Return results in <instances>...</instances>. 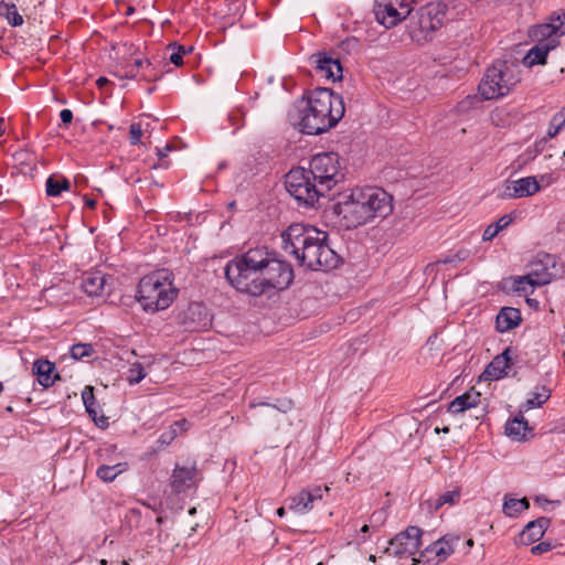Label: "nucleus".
Masks as SVG:
<instances>
[{"mask_svg":"<svg viewBox=\"0 0 565 565\" xmlns=\"http://www.w3.org/2000/svg\"><path fill=\"white\" fill-rule=\"evenodd\" d=\"M225 277L235 290L260 297L288 288L295 275L291 266L274 250L258 246L231 259L225 266Z\"/></svg>","mask_w":565,"mask_h":565,"instance_id":"f257e3e1","label":"nucleus"},{"mask_svg":"<svg viewBox=\"0 0 565 565\" xmlns=\"http://www.w3.org/2000/svg\"><path fill=\"white\" fill-rule=\"evenodd\" d=\"M284 250L311 270H331L339 265V256L327 244V233L310 225L294 223L282 232Z\"/></svg>","mask_w":565,"mask_h":565,"instance_id":"f03ea898","label":"nucleus"},{"mask_svg":"<svg viewBox=\"0 0 565 565\" xmlns=\"http://www.w3.org/2000/svg\"><path fill=\"white\" fill-rule=\"evenodd\" d=\"M393 212V198L381 188H356L334 204V213L347 228L385 218Z\"/></svg>","mask_w":565,"mask_h":565,"instance_id":"7ed1b4c3","label":"nucleus"},{"mask_svg":"<svg viewBox=\"0 0 565 565\" xmlns=\"http://www.w3.org/2000/svg\"><path fill=\"white\" fill-rule=\"evenodd\" d=\"M343 98L329 88H316L300 102L294 124L305 135L318 136L338 124L344 116Z\"/></svg>","mask_w":565,"mask_h":565,"instance_id":"20e7f679","label":"nucleus"},{"mask_svg":"<svg viewBox=\"0 0 565 565\" xmlns=\"http://www.w3.org/2000/svg\"><path fill=\"white\" fill-rule=\"evenodd\" d=\"M178 297V288L172 285L169 270H158L140 279L137 287V301L145 311L157 312L169 308Z\"/></svg>","mask_w":565,"mask_h":565,"instance_id":"39448f33","label":"nucleus"},{"mask_svg":"<svg viewBox=\"0 0 565 565\" xmlns=\"http://www.w3.org/2000/svg\"><path fill=\"white\" fill-rule=\"evenodd\" d=\"M521 82L520 70L512 62L497 60L491 64L478 85V93L483 100L499 99L509 95Z\"/></svg>","mask_w":565,"mask_h":565,"instance_id":"423d86ee","label":"nucleus"},{"mask_svg":"<svg viewBox=\"0 0 565 565\" xmlns=\"http://www.w3.org/2000/svg\"><path fill=\"white\" fill-rule=\"evenodd\" d=\"M445 2H427L419 7L415 17L411 18L408 35L412 42L422 46L431 42L435 32L440 29L445 18Z\"/></svg>","mask_w":565,"mask_h":565,"instance_id":"0eeeda50","label":"nucleus"},{"mask_svg":"<svg viewBox=\"0 0 565 565\" xmlns=\"http://www.w3.org/2000/svg\"><path fill=\"white\" fill-rule=\"evenodd\" d=\"M285 185L288 193L305 206H313L328 192L320 189V182L312 180V175L305 168L290 169L286 174Z\"/></svg>","mask_w":565,"mask_h":565,"instance_id":"6e6552de","label":"nucleus"},{"mask_svg":"<svg viewBox=\"0 0 565 565\" xmlns=\"http://www.w3.org/2000/svg\"><path fill=\"white\" fill-rule=\"evenodd\" d=\"M307 171L312 175V180L320 182L321 190L330 191L344 179L340 157L334 152L313 156Z\"/></svg>","mask_w":565,"mask_h":565,"instance_id":"1a4fd4ad","label":"nucleus"},{"mask_svg":"<svg viewBox=\"0 0 565 565\" xmlns=\"http://www.w3.org/2000/svg\"><path fill=\"white\" fill-rule=\"evenodd\" d=\"M420 536L422 530L418 526L409 525L390 541L384 553L399 558L414 556L420 546Z\"/></svg>","mask_w":565,"mask_h":565,"instance_id":"9d476101","label":"nucleus"},{"mask_svg":"<svg viewBox=\"0 0 565 565\" xmlns=\"http://www.w3.org/2000/svg\"><path fill=\"white\" fill-rule=\"evenodd\" d=\"M411 11L409 2H377L373 9L375 20L386 30L401 23Z\"/></svg>","mask_w":565,"mask_h":565,"instance_id":"9b49d317","label":"nucleus"},{"mask_svg":"<svg viewBox=\"0 0 565 565\" xmlns=\"http://www.w3.org/2000/svg\"><path fill=\"white\" fill-rule=\"evenodd\" d=\"M201 480V471L196 469L194 461L184 465L177 463L171 472L170 488L172 491L181 493L196 487Z\"/></svg>","mask_w":565,"mask_h":565,"instance_id":"f8f14e48","label":"nucleus"},{"mask_svg":"<svg viewBox=\"0 0 565 565\" xmlns=\"http://www.w3.org/2000/svg\"><path fill=\"white\" fill-rule=\"evenodd\" d=\"M458 539H455L457 541ZM454 540L441 537L422 551L419 557H414V565H439L454 554Z\"/></svg>","mask_w":565,"mask_h":565,"instance_id":"ddd939ff","label":"nucleus"},{"mask_svg":"<svg viewBox=\"0 0 565 565\" xmlns=\"http://www.w3.org/2000/svg\"><path fill=\"white\" fill-rule=\"evenodd\" d=\"M330 488L324 486H315L302 489L296 495L289 498L288 509L295 513H309L313 508V502L321 501L323 492H329Z\"/></svg>","mask_w":565,"mask_h":565,"instance_id":"4468645a","label":"nucleus"},{"mask_svg":"<svg viewBox=\"0 0 565 565\" xmlns=\"http://www.w3.org/2000/svg\"><path fill=\"white\" fill-rule=\"evenodd\" d=\"M541 190L539 180L535 177H525L512 180L505 185L504 196L509 199H522L532 196Z\"/></svg>","mask_w":565,"mask_h":565,"instance_id":"2eb2a0df","label":"nucleus"},{"mask_svg":"<svg viewBox=\"0 0 565 565\" xmlns=\"http://www.w3.org/2000/svg\"><path fill=\"white\" fill-rule=\"evenodd\" d=\"M315 72L322 78L331 79L332 82L340 81L343 77V68L339 60H333L323 54L315 56Z\"/></svg>","mask_w":565,"mask_h":565,"instance_id":"dca6fc26","label":"nucleus"},{"mask_svg":"<svg viewBox=\"0 0 565 565\" xmlns=\"http://www.w3.org/2000/svg\"><path fill=\"white\" fill-rule=\"evenodd\" d=\"M559 40H547V42H537L526 53L524 64L532 67L537 64H545L548 52L556 49Z\"/></svg>","mask_w":565,"mask_h":565,"instance_id":"f3484780","label":"nucleus"},{"mask_svg":"<svg viewBox=\"0 0 565 565\" xmlns=\"http://www.w3.org/2000/svg\"><path fill=\"white\" fill-rule=\"evenodd\" d=\"M551 524V520L545 516H540L536 520L529 522L522 533H521V542L524 545H532L535 542L540 541Z\"/></svg>","mask_w":565,"mask_h":565,"instance_id":"a211bd4d","label":"nucleus"},{"mask_svg":"<svg viewBox=\"0 0 565 565\" xmlns=\"http://www.w3.org/2000/svg\"><path fill=\"white\" fill-rule=\"evenodd\" d=\"M480 393L470 388L463 395L456 396L448 406V412L452 415L462 414L465 411L477 407L480 404Z\"/></svg>","mask_w":565,"mask_h":565,"instance_id":"6ab92c4d","label":"nucleus"},{"mask_svg":"<svg viewBox=\"0 0 565 565\" xmlns=\"http://www.w3.org/2000/svg\"><path fill=\"white\" fill-rule=\"evenodd\" d=\"M522 322L520 309L502 307L497 317V330L500 332L513 330Z\"/></svg>","mask_w":565,"mask_h":565,"instance_id":"aec40b11","label":"nucleus"},{"mask_svg":"<svg viewBox=\"0 0 565 565\" xmlns=\"http://www.w3.org/2000/svg\"><path fill=\"white\" fill-rule=\"evenodd\" d=\"M511 367V358L509 350L493 358L491 363L488 364L484 374L487 379L499 380L505 374L507 370Z\"/></svg>","mask_w":565,"mask_h":565,"instance_id":"412c9836","label":"nucleus"},{"mask_svg":"<svg viewBox=\"0 0 565 565\" xmlns=\"http://www.w3.org/2000/svg\"><path fill=\"white\" fill-rule=\"evenodd\" d=\"M54 364L47 360H38L34 362L33 372L38 377L40 385L49 387L58 379V374H54Z\"/></svg>","mask_w":565,"mask_h":565,"instance_id":"4be33fe9","label":"nucleus"},{"mask_svg":"<svg viewBox=\"0 0 565 565\" xmlns=\"http://www.w3.org/2000/svg\"><path fill=\"white\" fill-rule=\"evenodd\" d=\"M561 24H557L554 19L551 18V22L536 25L532 30V36L537 42L558 41V36L562 35Z\"/></svg>","mask_w":565,"mask_h":565,"instance_id":"5701e85b","label":"nucleus"},{"mask_svg":"<svg viewBox=\"0 0 565 565\" xmlns=\"http://www.w3.org/2000/svg\"><path fill=\"white\" fill-rule=\"evenodd\" d=\"M106 278L103 274L87 273L82 278V288L84 292L89 297H97L102 294L105 288Z\"/></svg>","mask_w":565,"mask_h":565,"instance_id":"b1692460","label":"nucleus"},{"mask_svg":"<svg viewBox=\"0 0 565 565\" xmlns=\"http://www.w3.org/2000/svg\"><path fill=\"white\" fill-rule=\"evenodd\" d=\"M461 499V490L459 488H455L454 490H448L441 493L438 498L429 499L425 501L424 504L427 505L430 513L436 512L445 504L452 505L459 502Z\"/></svg>","mask_w":565,"mask_h":565,"instance_id":"393cba45","label":"nucleus"},{"mask_svg":"<svg viewBox=\"0 0 565 565\" xmlns=\"http://www.w3.org/2000/svg\"><path fill=\"white\" fill-rule=\"evenodd\" d=\"M551 280V276L548 274L537 275V274H529L526 276H520L515 279V289L519 291L526 292L527 288H534L547 285Z\"/></svg>","mask_w":565,"mask_h":565,"instance_id":"a878e982","label":"nucleus"},{"mask_svg":"<svg viewBox=\"0 0 565 565\" xmlns=\"http://www.w3.org/2000/svg\"><path fill=\"white\" fill-rule=\"evenodd\" d=\"M71 190V181L63 175L52 174L46 180V193L49 196H58L62 191Z\"/></svg>","mask_w":565,"mask_h":565,"instance_id":"bb28decb","label":"nucleus"},{"mask_svg":"<svg viewBox=\"0 0 565 565\" xmlns=\"http://www.w3.org/2000/svg\"><path fill=\"white\" fill-rule=\"evenodd\" d=\"M529 509V501L526 498L523 499H512L504 497L502 512L504 515L510 518H515L521 514V512Z\"/></svg>","mask_w":565,"mask_h":565,"instance_id":"cd10ccee","label":"nucleus"},{"mask_svg":"<svg viewBox=\"0 0 565 565\" xmlns=\"http://www.w3.org/2000/svg\"><path fill=\"white\" fill-rule=\"evenodd\" d=\"M127 470L126 462H118L111 466L102 465L98 467L96 475L98 479L105 482H113L117 476Z\"/></svg>","mask_w":565,"mask_h":565,"instance_id":"c85d7f7f","label":"nucleus"},{"mask_svg":"<svg viewBox=\"0 0 565 565\" xmlns=\"http://www.w3.org/2000/svg\"><path fill=\"white\" fill-rule=\"evenodd\" d=\"M527 429V423L523 416L514 417L512 420L505 425V434L509 437L514 439H522L525 437V431Z\"/></svg>","mask_w":565,"mask_h":565,"instance_id":"c756f323","label":"nucleus"},{"mask_svg":"<svg viewBox=\"0 0 565 565\" xmlns=\"http://www.w3.org/2000/svg\"><path fill=\"white\" fill-rule=\"evenodd\" d=\"M512 223L510 215L501 216L497 222H493L487 226L483 232V241L488 242L495 237L501 231L508 227Z\"/></svg>","mask_w":565,"mask_h":565,"instance_id":"7c9ffc66","label":"nucleus"},{"mask_svg":"<svg viewBox=\"0 0 565 565\" xmlns=\"http://www.w3.org/2000/svg\"><path fill=\"white\" fill-rule=\"evenodd\" d=\"M0 15H4L7 21H9L10 25L13 28L20 26L24 22L23 17L20 15L14 3L2 2Z\"/></svg>","mask_w":565,"mask_h":565,"instance_id":"2f4dec72","label":"nucleus"},{"mask_svg":"<svg viewBox=\"0 0 565 565\" xmlns=\"http://www.w3.org/2000/svg\"><path fill=\"white\" fill-rule=\"evenodd\" d=\"M82 397H83V403L85 405L86 412L88 413V415L93 416L95 422H97V419H96L97 409H96V398L94 395V387L89 386V385L85 386V388L82 393ZM96 424L98 425V423H96Z\"/></svg>","mask_w":565,"mask_h":565,"instance_id":"473e14b6","label":"nucleus"},{"mask_svg":"<svg viewBox=\"0 0 565 565\" xmlns=\"http://www.w3.org/2000/svg\"><path fill=\"white\" fill-rule=\"evenodd\" d=\"M550 390L545 386L536 387L532 397L526 401L527 408L539 407L550 398Z\"/></svg>","mask_w":565,"mask_h":565,"instance_id":"72a5a7b5","label":"nucleus"},{"mask_svg":"<svg viewBox=\"0 0 565 565\" xmlns=\"http://www.w3.org/2000/svg\"><path fill=\"white\" fill-rule=\"evenodd\" d=\"M169 50H172L169 61L175 66H181L183 64V56L192 52L193 47L185 49L182 45H178L177 43H172L169 45Z\"/></svg>","mask_w":565,"mask_h":565,"instance_id":"f704fd0d","label":"nucleus"},{"mask_svg":"<svg viewBox=\"0 0 565 565\" xmlns=\"http://www.w3.org/2000/svg\"><path fill=\"white\" fill-rule=\"evenodd\" d=\"M145 377H146V372L140 362L132 363L128 373H126V381L129 382L130 385L138 384Z\"/></svg>","mask_w":565,"mask_h":565,"instance_id":"c9c22d12","label":"nucleus"},{"mask_svg":"<svg viewBox=\"0 0 565 565\" xmlns=\"http://www.w3.org/2000/svg\"><path fill=\"white\" fill-rule=\"evenodd\" d=\"M184 424H185V420H179V422H175L174 424H172L169 427L168 431L160 435V437L158 438V443L161 446H169L171 444V441L174 438H177L179 430L181 429L182 425H184Z\"/></svg>","mask_w":565,"mask_h":565,"instance_id":"e433bc0d","label":"nucleus"},{"mask_svg":"<svg viewBox=\"0 0 565 565\" xmlns=\"http://www.w3.org/2000/svg\"><path fill=\"white\" fill-rule=\"evenodd\" d=\"M93 352L94 348L88 343H76L71 348V355L74 360H82Z\"/></svg>","mask_w":565,"mask_h":565,"instance_id":"4c0bfd02","label":"nucleus"},{"mask_svg":"<svg viewBox=\"0 0 565 565\" xmlns=\"http://www.w3.org/2000/svg\"><path fill=\"white\" fill-rule=\"evenodd\" d=\"M140 78L147 83L157 82L160 78V73L156 71L150 61L146 60L145 70L140 71Z\"/></svg>","mask_w":565,"mask_h":565,"instance_id":"58836bf2","label":"nucleus"},{"mask_svg":"<svg viewBox=\"0 0 565 565\" xmlns=\"http://www.w3.org/2000/svg\"><path fill=\"white\" fill-rule=\"evenodd\" d=\"M469 255H470L469 250L466 248H462L460 250H457V253L454 254L452 256L445 257L443 260H440V263L457 265L459 263L465 262L469 257Z\"/></svg>","mask_w":565,"mask_h":565,"instance_id":"ea45409f","label":"nucleus"},{"mask_svg":"<svg viewBox=\"0 0 565 565\" xmlns=\"http://www.w3.org/2000/svg\"><path fill=\"white\" fill-rule=\"evenodd\" d=\"M551 128H555V131H550L548 132V136L550 137H555L558 135L561 128L564 127L565 125V116H564V113H557L554 115V117H552L551 119Z\"/></svg>","mask_w":565,"mask_h":565,"instance_id":"a19ab883","label":"nucleus"},{"mask_svg":"<svg viewBox=\"0 0 565 565\" xmlns=\"http://www.w3.org/2000/svg\"><path fill=\"white\" fill-rule=\"evenodd\" d=\"M142 136V127L140 124H132L129 129V141L130 145L135 146L140 143Z\"/></svg>","mask_w":565,"mask_h":565,"instance_id":"79ce46f5","label":"nucleus"},{"mask_svg":"<svg viewBox=\"0 0 565 565\" xmlns=\"http://www.w3.org/2000/svg\"><path fill=\"white\" fill-rule=\"evenodd\" d=\"M259 405H264V406H267V407H271L274 409H277L279 412H282V413H287L291 409L292 407V402L290 399H286L279 404H267V403H262Z\"/></svg>","mask_w":565,"mask_h":565,"instance_id":"37998d69","label":"nucleus"},{"mask_svg":"<svg viewBox=\"0 0 565 565\" xmlns=\"http://www.w3.org/2000/svg\"><path fill=\"white\" fill-rule=\"evenodd\" d=\"M552 550V545L548 542H541L532 547L530 552H532L533 555H542L544 553H547Z\"/></svg>","mask_w":565,"mask_h":565,"instance_id":"c03bdc74","label":"nucleus"},{"mask_svg":"<svg viewBox=\"0 0 565 565\" xmlns=\"http://www.w3.org/2000/svg\"><path fill=\"white\" fill-rule=\"evenodd\" d=\"M62 124L66 127L72 124L73 120V113L71 109H63L60 114Z\"/></svg>","mask_w":565,"mask_h":565,"instance_id":"a18cd8bd","label":"nucleus"},{"mask_svg":"<svg viewBox=\"0 0 565 565\" xmlns=\"http://www.w3.org/2000/svg\"><path fill=\"white\" fill-rule=\"evenodd\" d=\"M121 77H124V78L140 77V71H136V68L132 65H128L125 67L124 75Z\"/></svg>","mask_w":565,"mask_h":565,"instance_id":"49530a36","label":"nucleus"},{"mask_svg":"<svg viewBox=\"0 0 565 565\" xmlns=\"http://www.w3.org/2000/svg\"><path fill=\"white\" fill-rule=\"evenodd\" d=\"M553 20L556 21L557 24H561V34H564L565 33V11L562 12L561 14H556V15H552L551 17Z\"/></svg>","mask_w":565,"mask_h":565,"instance_id":"de8ad7c7","label":"nucleus"},{"mask_svg":"<svg viewBox=\"0 0 565 565\" xmlns=\"http://www.w3.org/2000/svg\"><path fill=\"white\" fill-rule=\"evenodd\" d=\"M241 115L239 114H231L228 115V121L232 122V126L235 127V129L239 128L242 125H241Z\"/></svg>","mask_w":565,"mask_h":565,"instance_id":"09e8293b","label":"nucleus"},{"mask_svg":"<svg viewBox=\"0 0 565 565\" xmlns=\"http://www.w3.org/2000/svg\"><path fill=\"white\" fill-rule=\"evenodd\" d=\"M132 66L136 68V71L142 72L146 66V60L136 58L134 60Z\"/></svg>","mask_w":565,"mask_h":565,"instance_id":"8fccbe9b","label":"nucleus"},{"mask_svg":"<svg viewBox=\"0 0 565 565\" xmlns=\"http://www.w3.org/2000/svg\"><path fill=\"white\" fill-rule=\"evenodd\" d=\"M85 205L90 209V210H94L97 205V201L96 200H93V199H86L85 200Z\"/></svg>","mask_w":565,"mask_h":565,"instance_id":"3c124183","label":"nucleus"},{"mask_svg":"<svg viewBox=\"0 0 565 565\" xmlns=\"http://www.w3.org/2000/svg\"><path fill=\"white\" fill-rule=\"evenodd\" d=\"M170 149H171L170 146H167L164 150L157 148V156L160 158H164V157H167V151H169Z\"/></svg>","mask_w":565,"mask_h":565,"instance_id":"603ef678","label":"nucleus"},{"mask_svg":"<svg viewBox=\"0 0 565 565\" xmlns=\"http://www.w3.org/2000/svg\"><path fill=\"white\" fill-rule=\"evenodd\" d=\"M535 502L541 504V505H543V504L548 503L551 501L547 498H545L544 495H537L535 498Z\"/></svg>","mask_w":565,"mask_h":565,"instance_id":"864d4df0","label":"nucleus"},{"mask_svg":"<svg viewBox=\"0 0 565 565\" xmlns=\"http://www.w3.org/2000/svg\"><path fill=\"white\" fill-rule=\"evenodd\" d=\"M96 83H97L98 87H102L108 83V79L106 77H99Z\"/></svg>","mask_w":565,"mask_h":565,"instance_id":"5fc2aeb1","label":"nucleus"},{"mask_svg":"<svg viewBox=\"0 0 565 565\" xmlns=\"http://www.w3.org/2000/svg\"><path fill=\"white\" fill-rule=\"evenodd\" d=\"M276 513L278 516L282 518L286 514V509L284 507H280L277 509Z\"/></svg>","mask_w":565,"mask_h":565,"instance_id":"6e6d98bb","label":"nucleus"},{"mask_svg":"<svg viewBox=\"0 0 565 565\" xmlns=\"http://www.w3.org/2000/svg\"><path fill=\"white\" fill-rule=\"evenodd\" d=\"M370 529H371V527H370V525H369V524H364V525H362V527H361L360 532H361L362 534H367V533L370 532Z\"/></svg>","mask_w":565,"mask_h":565,"instance_id":"4d7b16f0","label":"nucleus"},{"mask_svg":"<svg viewBox=\"0 0 565 565\" xmlns=\"http://www.w3.org/2000/svg\"><path fill=\"white\" fill-rule=\"evenodd\" d=\"M132 12H134V7H129V6L126 7V9H125V14L126 15H130V14H132Z\"/></svg>","mask_w":565,"mask_h":565,"instance_id":"13d9d810","label":"nucleus"},{"mask_svg":"<svg viewBox=\"0 0 565 565\" xmlns=\"http://www.w3.org/2000/svg\"><path fill=\"white\" fill-rule=\"evenodd\" d=\"M3 122H4L3 118H0V137H2L4 134V130L2 128Z\"/></svg>","mask_w":565,"mask_h":565,"instance_id":"bf43d9fd","label":"nucleus"},{"mask_svg":"<svg viewBox=\"0 0 565 565\" xmlns=\"http://www.w3.org/2000/svg\"><path fill=\"white\" fill-rule=\"evenodd\" d=\"M449 430H450V429H449V427H444V428L441 429V431H443L444 434H448V433H449Z\"/></svg>","mask_w":565,"mask_h":565,"instance_id":"052dcab7","label":"nucleus"},{"mask_svg":"<svg viewBox=\"0 0 565 565\" xmlns=\"http://www.w3.org/2000/svg\"><path fill=\"white\" fill-rule=\"evenodd\" d=\"M369 559H370V562L374 563L375 562V556L374 555H370Z\"/></svg>","mask_w":565,"mask_h":565,"instance_id":"680f3d73","label":"nucleus"},{"mask_svg":"<svg viewBox=\"0 0 565 565\" xmlns=\"http://www.w3.org/2000/svg\"><path fill=\"white\" fill-rule=\"evenodd\" d=\"M365 542H366V536H362L360 540V543H365Z\"/></svg>","mask_w":565,"mask_h":565,"instance_id":"e2e57ef3","label":"nucleus"},{"mask_svg":"<svg viewBox=\"0 0 565 565\" xmlns=\"http://www.w3.org/2000/svg\"><path fill=\"white\" fill-rule=\"evenodd\" d=\"M467 544H468L469 546H472V545H473V541H472V540H468Z\"/></svg>","mask_w":565,"mask_h":565,"instance_id":"0e129e2a","label":"nucleus"},{"mask_svg":"<svg viewBox=\"0 0 565 565\" xmlns=\"http://www.w3.org/2000/svg\"><path fill=\"white\" fill-rule=\"evenodd\" d=\"M190 513H191V514H194V513H195V508H192V509L190 510Z\"/></svg>","mask_w":565,"mask_h":565,"instance_id":"69168bd1","label":"nucleus"},{"mask_svg":"<svg viewBox=\"0 0 565 565\" xmlns=\"http://www.w3.org/2000/svg\"><path fill=\"white\" fill-rule=\"evenodd\" d=\"M121 565H129V564L127 563V561H122Z\"/></svg>","mask_w":565,"mask_h":565,"instance_id":"338daca9","label":"nucleus"},{"mask_svg":"<svg viewBox=\"0 0 565 565\" xmlns=\"http://www.w3.org/2000/svg\"><path fill=\"white\" fill-rule=\"evenodd\" d=\"M559 113H564V116H565V106L561 109Z\"/></svg>","mask_w":565,"mask_h":565,"instance_id":"774afa93","label":"nucleus"}]
</instances>
